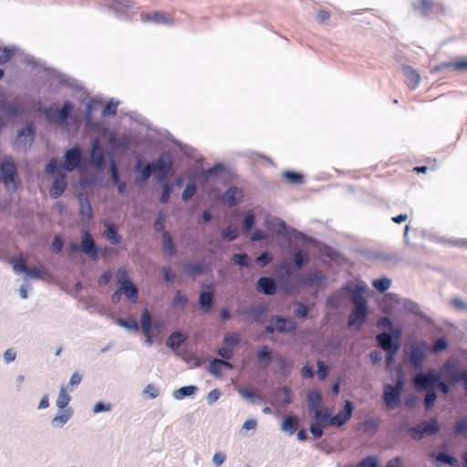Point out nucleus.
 <instances>
[{
  "label": "nucleus",
  "mask_w": 467,
  "mask_h": 467,
  "mask_svg": "<svg viewBox=\"0 0 467 467\" xmlns=\"http://www.w3.org/2000/svg\"><path fill=\"white\" fill-rule=\"evenodd\" d=\"M418 392H426L423 398L425 411H430L435 406L438 399L437 390L442 394H449L451 387L435 368H430L426 371H418L412 379Z\"/></svg>",
  "instance_id": "f257e3e1"
},
{
  "label": "nucleus",
  "mask_w": 467,
  "mask_h": 467,
  "mask_svg": "<svg viewBox=\"0 0 467 467\" xmlns=\"http://www.w3.org/2000/svg\"><path fill=\"white\" fill-rule=\"evenodd\" d=\"M367 288V285L363 282L356 285L347 283L343 285L345 292H352V303L354 306L348 316V327L358 331L367 322L369 314L368 301L364 296Z\"/></svg>",
  "instance_id": "f03ea898"
},
{
  "label": "nucleus",
  "mask_w": 467,
  "mask_h": 467,
  "mask_svg": "<svg viewBox=\"0 0 467 467\" xmlns=\"http://www.w3.org/2000/svg\"><path fill=\"white\" fill-rule=\"evenodd\" d=\"M85 163L81 147L75 144L64 151L62 161L51 158L45 167L46 173L56 172L61 170L65 172H72L80 170Z\"/></svg>",
  "instance_id": "7ed1b4c3"
},
{
  "label": "nucleus",
  "mask_w": 467,
  "mask_h": 467,
  "mask_svg": "<svg viewBox=\"0 0 467 467\" xmlns=\"http://www.w3.org/2000/svg\"><path fill=\"white\" fill-rule=\"evenodd\" d=\"M441 373L446 378L450 387L462 384L467 395V368H462L456 358H450L441 368Z\"/></svg>",
  "instance_id": "20e7f679"
},
{
  "label": "nucleus",
  "mask_w": 467,
  "mask_h": 467,
  "mask_svg": "<svg viewBox=\"0 0 467 467\" xmlns=\"http://www.w3.org/2000/svg\"><path fill=\"white\" fill-rule=\"evenodd\" d=\"M429 352V345L423 341H417L408 347L405 351V363L415 369L421 370Z\"/></svg>",
  "instance_id": "39448f33"
},
{
  "label": "nucleus",
  "mask_w": 467,
  "mask_h": 467,
  "mask_svg": "<svg viewBox=\"0 0 467 467\" xmlns=\"http://www.w3.org/2000/svg\"><path fill=\"white\" fill-rule=\"evenodd\" d=\"M394 337L387 334H378L375 337L377 345L386 352V366L389 368L401 348V341H399V334L396 333Z\"/></svg>",
  "instance_id": "423d86ee"
},
{
  "label": "nucleus",
  "mask_w": 467,
  "mask_h": 467,
  "mask_svg": "<svg viewBox=\"0 0 467 467\" xmlns=\"http://www.w3.org/2000/svg\"><path fill=\"white\" fill-rule=\"evenodd\" d=\"M13 271L16 274H25V280L28 279H39L44 280L52 276L51 272L45 268L42 264L38 267H27L24 261L19 258H14L11 260Z\"/></svg>",
  "instance_id": "0eeeda50"
},
{
  "label": "nucleus",
  "mask_w": 467,
  "mask_h": 467,
  "mask_svg": "<svg viewBox=\"0 0 467 467\" xmlns=\"http://www.w3.org/2000/svg\"><path fill=\"white\" fill-rule=\"evenodd\" d=\"M73 108V103L69 100H66L61 108L53 105L45 109L43 113L49 123L64 126L67 123Z\"/></svg>",
  "instance_id": "6e6552de"
},
{
  "label": "nucleus",
  "mask_w": 467,
  "mask_h": 467,
  "mask_svg": "<svg viewBox=\"0 0 467 467\" xmlns=\"http://www.w3.org/2000/svg\"><path fill=\"white\" fill-rule=\"evenodd\" d=\"M80 244L70 242L67 246V251L70 255L78 253H84L86 255H94L96 248L94 246V238L87 229H81Z\"/></svg>",
  "instance_id": "1a4fd4ad"
},
{
  "label": "nucleus",
  "mask_w": 467,
  "mask_h": 467,
  "mask_svg": "<svg viewBox=\"0 0 467 467\" xmlns=\"http://www.w3.org/2000/svg\"><path fill=\"white\" fill-rule=\"evenodd\" d=\"M36 129L33 122L26 123L17 130L15 146L24 152L31 149L36 137Z\"/></svg>",
  "instance_id": "9d476101"
},
{
  "label": "nucleus",
  "mask_w": 467,
  "mask_h": 467,
  "mask_svg": "<svg viewBox=\"0 0 467 467\" xmlns=\"http://www.w3.org/2000/svg\"><path fill=\"white\" fill-rule=\"evenodd\" d=\"M413 440L420 441L425 437L437 435L441 431V426L437 418L424 420L412 426Z\"/></svg>",
  "instance_id": "9b49d317"
},
{
  "label": "nucleus",
  "mask_w": 467,
  "mask_h": 467,
  "mask_svg": "<svg viewBox=\"0 0 467 467\" xmlns=\"http://www.w3.org/2000/svg\"><path fill=\"white\" fill-rule=\"evenodd\" d=\"M268 228L278 235L285 238H295L300 241L306 239V235L295 228L288 226L285 222L280 218L273 217L267 222Z\"/></svg>",
  "instance_id": "f8f14e48"
},
{
  "label": "nucleus",
  "mask_w": 467,
  "mask_h": 467,
  "mask_svg": "<svg viewBox=\"0 0 467 467\" xmlns=\"http://www.w3.org/2000/svg\"><path fill=\"white\" fill-rule=\"evenodd\" d=\"M17 176V167L13 159L9 156L3 159L0 162V179L5 186L8 187L13 184L14 190L16 191L18 187Z\"/></svg>",
  "instance_id": "ddd939ff"
},
{
  "label": "nucleus",
  "mask_w": 467,
  "mask_h": 467,
  "mask_svg": "<svg viewBox=\"0 0 467 467\" xmlns=\"http://www.w3.org/2000/svg\"><path fill=\"white\" fill-rule=\"evenodd\" d=\"M0 112L4 119L10 122L21 117L25 112V107L17 99L8 100L0 99Z\"/></svg>",
  "instance_id": "4468645a"
},
{
  "label": "nucleus",
  "mask_w": 467,
  "mask_h": 467,
  "mask_svg": "<svg viewBox=\"0 0 467 467\" xmlns=\"http://www.w3.org/2000/svg\"><path fill=\"white\" fill-rule=\"evenodd\" d=\"M133 171L135 173V183L139 188L144 189L153 174L150 162L143 161L140 157H137Z\"/></svg>",
  "instance_id": "2eb2a0df"
},
{
  "label": "nucleus",
  "mask_w": 467,
  "mask_h": 467,
  "mask_svg": "<svg viewBox=\"0 0 467 467\" xmlns=\"http://www.w3.org/2000/svg\"><path fill=\"white\" fill-rule=\"evenodd\" d=\"M106 155L110 158V161L114 159L111 150H105L98 140H94L91 144L89 154L90 165L99 171H103L106 168Z\"/></svg>",
  "instance_id": "dca6fc26"
},
{
  "label": "nucleus",
  "mask_w": 467,
  "mask_h": 467,
  "mask_svg": "<svg viewBox=\"0 0 467 467\" xmlns=\"http://www.w3.org/2000/svg\"><path fill=\"white\" fill-rule=\"evenodd\" d=\"M214 285H202L198 296V306L203 313H210L215 305Z\"/></svg>",
  "instance_id": "f3484780"
},
{
  "label": "nucleus",
  "mask_w": 467,
  "mask_h": 467,
  "mask_svg": "<svg viewBox=\"0 0 467 467\" xmlns=\"http://www.w3.org/2000/svg\"><path fill=\"white\" fill-rule=\"evenodd\" d=\"M78 214L81 217L82 223L84 225H88L94 219L89 195L87 192L80 191L78 194Z\"/></svg>",
  "instance_id": "a211bd4d"
},
{
  "label": "nucleus",
  "mask_w": 467,
  "mask_h": 467,
  "mask_svg": "<svg viewBox=\"0 0 467 467\" xmlns=\"http://www.w3.org/2000/svg\"><path fill=\"white\" fill-rule=\"evenodd\" d=\"M401 394L402 392L392 386V384L386 383L383 386L382 400L387 410H392L400 407Z\"/></svg>",
  "instance_id": "6ab92c4d"
},
{
  "label": "nucleus",
  "mask_w": 467,
  "mask_h": 467,
  "mask_svg": "<svg viewBox=\"0 0 467 467\" xmlns=\"http://www.w3.org/2000/svg\"><path fill=\"white\" fill-rule=\"evenodd\" d=\"M48 174L55 176L51 187L49 189V194L52 198L57 199L64 193V192L67 188V173L61 170H58L56 172H51Z\"/></svg>",
  "instance_id": "aec40b11"
},
{
  "label": "nucleus",
  "mask_w": 467,
  "mask_h": 467,
  "mask_svg": "<svg viewBox=\"0 0 467 467\" xmlns=\"http://www.w3.org/2000/svg\"><path fill=\"white\" fill-rule=\"evenodd\" d=\"M354 408L351 400H345L343 408L336 415L332 414V426L339 428L345 425L352 418Z\"/></svg>",
  "instance_id": "412c9836"
},
{
  "label": "nucleus",
  "mask_w": 467,
  "mask_h": 467,
  "mask_svg": "<svg viewBox=\"0 0 467 467\" xmlns=\"http://www.w3.org/2000/svg\"><path fill=\"white\" fill-rule=\"evenodd\" d=\"M268 307L264 304H253L246 310L243 312L247 322L261 323L263 317L267 314Z\"/></svg>",
  "instance_id": "4be33fe9"
},
{
  "label": "nucleus",
  "mask_w": 467,
  "mask_h": 467,
  "mask_svg": "<svg viewBox=\"0 0 467 467\" xmlns=\"http://www.w3.org/2000/svg\"><path fill=\"white\" fill-rule=\"evenodd\" d=\"M255 289L265 296H274L278 289V282L270 276H261L255 283Z\"/></svg>",
  "instance_id": "5701e85b"
},
{
  "label": "nucleus",
  "mask_w": 467,
  "mask_h": 467,
  "mask_svg": "<svg viewBox=\"0 0 467 467\" xmlns=\"http://www.w3.org/2000/svg\"><path fill=\"white\" fill-rule=\"evenodd\" d=\"M411 6L414 14L422 17L429 16L435 6L443 11L442 4L435 5L431 0H414L411 2Z\"/></svg>",
  "instance_id": "b1692460"
},
{
  "label": "nucleus",
  "mask_w": 467,
  "mask_h": 467,
  "mask_svg": "<svg viewBox=\"0 0 467 467\" xmlns=\"http://www.w3.org/2000/svg\"><path fill=\"white\" fill-rule=\"evenodd\" d=\"M271 321L275 322L277 332L281 334L293 333L297 327L296 322L288 317L278 315L272 316Z\"/></svg>",
  "instance_id": "393cba45"
},
{
  "label": "nucleus",
  "mask_w": 467,
  "mask_h": 467,
  "mask_svg": "<svg viewBox=\"0 0 467 467\" xmlns=\"http://www.w3.org/2000/svg\"><path fill=\"white\" fill-rule=\"evenodd\" d=\"M377 327L379 330H382L379 334H387L389 336L394 337L396 333L399 334V341H401L403 332L402 329L394 326L393 321L389 317H382L377 321Z\"/></svg>",
  "instance_id": "a878e982"
},
{
  "label": "nucleus",
  "mask_w": 467,
  "mask_h": 467,
  "mask_svg": "<svg viewBox=\"0 0 467 467\" xmlns=\"http://www.w3.org/2000/svg\"><path fill=\"white\" fill-rule=\"evenodd\" d=\"M211 271V267L208 263H205L203 260L198 261L196 263H186L183 265V272L188 276L196 277L201 275L207 274Z\"/></svg>",
  "instance_id": "bb28decb"
},
{
  "label": "nucleus",
  "mask_w": 467,
  "mask_h": 467,
  "mask_svg": "<svg viewBox=\"0 0 467 467\" xmlns=\"http://www.w3.org/2000/svg\"><path fill=\"white\" fill-rule=\"evenodd\" d=\"M103 225L105 227L103 232L105 239L108 240L110 244H119L122 242V236L118 232V225L108 220L103 221Z\"/></svg>",
  "instance_id": "cd10ccee"
},
{
  "label": "nucleus",
  "mask_w": 467,
  "mask_h": 467,
  "mask_svg": "<svg viewBox=\"0 0 467 467\" xmlns=\"http://www.w3.org/2000/svg\"><path fill=\"white\" fill-rule=\"evenodd\" d=\"M150 164L153 171L170 172L172 166V158L169 152H162Z\"/></svg>",
  "instance_id": "c85d7f7f"
},
{
  "label": "nucleus",
  "mask_w": 467,
  "mask_h": 467,
  "mask_svg": "<svg viewBox=\"0 0 467 467\" xmlns=\"http://www.w3.org/2000/svg\"><path fill=\"white\" fill-rule=\"evenodd\" d=\"M352 298V292H345L343 290V286L335 292L333 295H330L326 299V305L327 306L332 308V309H338L342 306L343 301L348 298Z\"/></svg>",
  "instance_id": "c756f323"
},
{
  "label": "nucleus",
  "mask_w": 467,
  "mask_h": 467,
  "mask_svg": "<svg viewBox=\"0 0 467 467\" xmlns=\"http://www.w3.org/2000/svg\"><path fill=\"white\" fill-rule=\"evenodd\" d=\"M243 199L242 191L236 186L229 187L223 194V200L230 208L238 205Z\"/></svg>",
  "instance_id": "7c9ffc66"
},
{
  "label": "nucleus",
  "mask_w": 467,
  "mask_h": 467,
  "mask_svg": "<svg viewBox=\"0 0 467 467\" xmlns=\"http://www.w3.org/2000/svg\"><path fill=\"white\" fill-rule=\"evenodd\" d=\"M310 262V255L305 249L298 248L293 253L291 265L294 270H301Z\"/></svg>",
  "instance_id": "2f4dec72"
},
{
  "label": "nucleus",
  "mask_w": 467,
  "mask_h": 467,
  "mask_svg": "<svg viewBox=\"0 0 467 467\" xmlns=\"http://www.w3.org/2000/svg\"><path fill=\"white\" fill-rule=\"evenodd\" d=\"M306 402L311 412L323 409V397L318 389H311L307 392Z\"/></svg>",
  "instance_id": "473e14b6"
},
{
  "label": "nucleus",
  "mask_w": 467,
  "mask_h": 467,
  "mask_svg": "<svg viewBox=\"0 0 467 467\" xmlns=\"http://www.w3.org/2000/svg\"><path fill=\"white\" fill-rule=\"evenodd\" d=\"M187 340V335L181 330H175L170 334L166 340L167 348L176 350Z\"/></svg>",
  "instance_id": "72a5a7b5"
},
{
  "label": "nucleus",
  "mask_w": 467,
  "mask_h": 467,
  "mask_svg": "<svg viewBox=\"0 0 467 467\" xmlns=\"http://www.w3.org/2000/svg\"><path fill=\"white\" fill-rule=\"evenodd\" d=\"M313 420L314 422L324 427L332 426V412L328 408L315 410L313 412Z\"/></svg>",
  "instance_id": "f704fd0d"
},
{
  "label": "nucleus",
  "mask_w": 467,
  "mask_h": 467,
  "mask_svg": "<svg viewBox=\"0 0 467 467\" xmlns=\"http://www.w3.org/2000/svg\"><path fill=\"white\" fill-rule=\"evenodd\" d=\"M401 71L406 78L407 85L412 89L416 88L420 81V74L408 65L403 66Z\"/></svg>",
  "instance_id": "c9c22d12"
},
{
  "label": "nucleus",
  "mask_w": 467,
  "mask_h": 467,
  "mask_svg": "<svg viewBox=\"0 0 467 467\" xmlns=\"http://www.w3.org/2000/svg\"><path fill=\"white\" fill-rule=\"evenodd\" d=\"M256 358L261 367L266 368L273 361V351L267 345H263L257 349Z\"/></svg>",
  "instance_id": "e433bc0d"
},
{
  "label": "nucleus",
  "mask_w": 467,
  "mask_h": 467,
  "mask_svg": "<svg viewBox=\"0 0 467 467\" xmlns=\"http://www.w3.org/2000/svg\"><path fill=\"white\" fill-rule=\"evenodd\" d=\"M443 68H453L457 71L467 70V59H462L455 62H442L432 67L431 73L438 72Z\"/></svg>",
  "instance_id": "4c0bfd02"
},
{
  "label": "nucleus",
  "mask_w": 467,
  "mask_h": 467,
  "mask_svg": "<svg viewBox=\"0 0 467 467\" xmlns=\"http://www.w3.org/2000/svg\"><path fill=\"white\" fill-rule=\"evenodd\" d=\"M119 289L120 290L121 294H123L126 298L130 301L131 303H137L139 299V288L135 284L132 282L124 285L122 286H119Z\"/></svg>",
  "instance_id": "58836bf2"
},
{
  "label": "nucleus",
  "mask_w": 467,
  "mask_h": 467,
  "mask_svg": "<svg viewBox=\"0 0 467 467\" xmlns=\"http://www.w3.org/2000/svg\"><path fill=\"white\" fill-rule=\"evenodd\" d=\"M161 248L165 254L172 257L176 254L175 245L172 237L169 232H164L161 234Z\"/></svg>",
  "instance_id": "ea45409f"
},
{
  "label": "nucleus",
  "mask_w": 467,
  "mask_h": 467,
  "mask_svg": "<svg viewBox=\"0 0 467 467\" xmlns=\"http://www.w3.org/2000/svg\"><path fill=\"white\" fill-rule=\"evenodd\" d=\"M198 387L195 385L182 386L175 389L172 396L175 400H182L187 397H192L198 391Z\"/></svg>",
  "instance_id": "a19ab883"
},
{
  "label": "nucleus",
  "mask_w": 467,
  "mask_h": 467,
  "mask_svg": "<svg viewBox=\"0 0 467 467\" xmlns=\"http://www.w3.org/2000/svg\"><path fill=\"white\" fill-rule=\"evenodd\" d=\"M299 426L298 419L296 416L285 417L282 422L281 429L288 432L290 435L294 434Z\"/></svg>",
  "instance_id": "79ce46f5"
},
{
  "label": "nucleus",
  "mask_w": 467,
  "mask_h": 467,
  "mask_svg": "<svg viewBox=\"0 0 467 467\" xmlns=\"http://www.w3.org/2000/svg\"><path fill=\"white\" fill-rule=\"evenodd\" d=\"M436 461L441 464H446L451 467H456L459 465L458 459L447 451L439 452L436 456Z\"/></svg>",
  "instance_id": "37998d69"
},
{
  "label": "nucleus",
  "mask_w": 467,
  "mask_h": 467,
  "mask_svg": "<svg viewBox=\"0 0 467 467\" xmlns=\"http://www.w3.org/2000/svg\"><path fill=\"white\" fill-rule=\"evenodd\" d=\"M72 415L71 408L66 409L62 414L57 415L51 420V425L61 428L70 420Z\"/></svg>",
  "instance_id": "c03bdc74"
},
{
  "label": "nucleus",
  "mask_w": 467,
  "mask_h": 467,
  "mask_svg": "<svg viewBox=\"0 0 467 467\" xmlns=\"http://www.w3.org/2000/svg\"><path fill=\"white\" fill-rule=\"evenodd\" d=\"M232 259L234 264L242 269H248L252 265L250 257L246 253L234 254Z\"/></svg>",
  "instance_id": "a18cd8bd"
},
{
  "label": "nucleus",
  "mask_w": 467,
  "mask_h": 467,
  "mask_svg": "<svg viewBox=\"0 0 467 467\" xmlns=\"http://www.w3.org/2000/svg\"><path fill=\"white\" fill-rule=\"evenodd\" d=\"M141 20L143 22H151L155 24H168V19L161 12H153L152 14H142Z\"/></svg>",
  "instance_id": "49530a36"
},
{
  "label": "nucleus",
  "mask_w": 467,
  "mask_h": 467,
  "mask_svg": "<svg viewBox=\"0 0 467 467\" xmlns=\"http://www.w3.org/2000/svg\"><path fill=\"white\" fill-rule=\"evenodd\" d=\"M239 236V229L234 225H228L221 231V237L225 242H233Z\"/></svg>",
  "instance_id": "de8ad7c7"
},
{
  "label": "nucleus",
  "mask_w": 467,
  "mask_h": 467,
  "mask_svg": "<svg viewBox=\"0 0 467 467\" xmlns=\"http://www.w3.org/2000/svg\"><path fill=\"white\" fill-rule=\"evenodd\" d=\"M226 170V166L222 162H217L213 164L212 167L207 168L202 171V175L206 178L217 177L224 172Z\"/></svg>",
  "instance_id": "09e8293b"
},
{
  "label": "nucleus",
  "mask_w": 467,
  "mask_h": 467,
  "mask_svg": "<svg viewBox=\"0 0 467 467\" xmlns=\"http://www.w3.org/2000/svg\"><path fill=\"white\" fill-rule=\"evenodd\" d=\"M284 178L291 184H301L304 182V175L301 172L286 170L283 172Z\"/></svg>",
  "instance_id": "8fccbe9b"
},
{
  "label": "nucleus",
  "mask_w": 467,
  "mask_h": 467,
  "mask_svg": "<svg viewBox=\"0 0 467 467\" xmlns=\"http://www.w3.org/2000/svg\"><path fill=\"white\" fill-rule=\"evenodd\" d=\"M449 348V342L446 337H441L433 340L432 346L429 350L431 353H441Z\"/></svg>",
  "instance_id": "3c124183"
},
{
  "label": "nucleus",
  "mask_w": 467,
  "mask_h": 467,
  "mask_svg": "<svg viewBox=\"0 0 467 467\" xmlns=\"http://www.w3.org/2000/svg\"><path fill=\"white\" fill-rule=\"evenodd\" d=\"M166 217H167V214L163 210H160L158 212L157 217L155 218L154 223H153V228H154L155 232L161 233V234L164 232H167L165 230Z\"/></svg>",
  "instance_id": "603ef678"
},
{
  "label": "nucleus",
  "mask_w": 467,
  "mask_h": 467,
  "mask_svg": "<svg viewBox=\"0 0 467 467\" xmlns=\"http://www.w3.org/2000/svg\"><path fill=\"white\" fill-rule=\"evenodd\" d=\"M391 285V280L387 276H382L372 281V286L379 292L384 293Z\"/></svg>",
  "instance_id": "864d4df0"
},
{
  "label": "nucleus",
  "mask_w": 467,
  "mask_h": 467,
  "mask_svg": "<svg viewBox=\"0 0 467 467\" xmlns=\"http://www.w3.org/2000/svg\"><path fill=\"white\" fill-rule=\"evenodd\" d=\"M71 400V396L67 393V389L64 385L60 387L58 398L57 400L56 405L60 410H66L68 403Z\"/></svg>",
  "instance_id": "5fc2aeb1"
},
{
  "label": "nucleus",
  "mask_w": 467,
  "mask_h": 467,
  "mask_svg": "<svg viewBox=\"0 0 467 467\" xmlns=\"http://www.w3.org/2000/svg\"><path fill=\"white\" fill-rule=\"evenodd\" d=\"M197 191L198 188L196 182L193 181L189 182L182 192V200L184 202H189L192 197L197 193Z\"/></svg>",
  "instance_id": "6e6d98bb"
},
{
  "label": "nucleus",
  "mask_w": 467,
  "mask_h": 467,
  "mask_svg": "<svg viewBox=\"0 0 467 467\" xmlns=\"http://www.w3.org/2000/svg\"><path fill=\"white\" fill-rule=\"evenodd\" d=\"M255 224V216L252 211H248L243 219L242 227L245 234H249Z\"/></svg>",
  "instance_id": "4d7b16f0"
},
{
  "label": "nucleus",
  "mask_w": 467,
  "mask_h": 467,
  "mask_svg": "<svg viewBox=\"0 0 467 467\" xmlns=\"http://www.w3.org/2000/svg\"><path fill=\"white\" fill-rule=\"evenodd\" d=\"M370 258L382 260L386 262H399L400 257L397 254H388L380 251H375L371 253Z\"/></svg>",
  "instance_id": "13d9d810"
},
{
  "label": "nucleus",
  "mask_w": 467,
  "mask_h": 467,
  "mask_svg": "<svg viewBox=\"0 0 467 467\" xmlns=\"http://www.w3.org/2000/svg\"><path fill=\"white\" fill-rule=\"evenodd\" d=\"M94 246L96 248V252L94 254V255H88V257L92 260V261H98V259L99 258V256H102V257H107L109 254H112V253H115V249L110 247V246H105V247H99L96 241L94 240Z\"/></svg>",
  "instance_id": "bf43d9fd"
},
{
  "label": "nucleus",
  "mask_w": 467,
  "mask_h": 467,
  "mask_svg": "<svg viewBox=\"0 0 467 467\" xmlns=\"http://www.w3.org/2000/svg\"><path fill=\"white\" fill-rule=\"evenodd\" d=\"M452 431L455 436L467 437V418L457 420L453 425Z\"/></svg>",
  "instance_id": "052dcab7"
},
{
  "label": "nucleus",
  "mask_w": 467,
  "mask_h": 467,
  "mask_svg": "<svg viewBox=\"0 0 467 467\" xmlns=\"http://www.w3.org/2000/svg\"><path fill=\"white\" fill-rule=\"evenodd\" d=\"M0 55V65H5L8 63L16 55V47H4L1 49Z\"/></svg>",
  "instance_id": "680f3d73"
},
{
  "label": "nucleus",
  "mask_w": 467,
  "mask_h": 467,
  "mask_svg": "<svg viewBox=\"0 0 467 467\" xmlns=\"http://www.w3.org/2000/svg\"><path fill=\"white\" fill-rule=\"evenodd\" d=\"M152 320L148 308H144L140 318L139 327H141L142 332L151 331Z\"/></svg>",
  "instance_id": "e2e57ef3"
},
{
  "label": "nucleus",
  "mask_w": 467,
  "mask_h": 467,
  "mask_svg": "<svg viewBox=\"0 0 467 467\" xmlns=\"http://www.w3.org/2000/svg\"><path fill=\"white\" fill-rule=\"evenodd\" d=\"M134 5V3L130 0H112L110 4V8L114 9L117 12H121L124 10L131 9Z\"/></svg>",
  "instance_id": "0e129e2a"
},
{
  "label": "nucleus",
  "mask_w": 467,
  "mask_h": 467,
  "mask_svg": "<svg viewBox=\"0 0 467 467\" xmlns=\"http://www.w3.org/2000/svg\"><path fill=\"white\" fill-rule=\"evenodd\" d=\"M240 340H241V336L238 333H236V332L228 333L223 337V345H224V347H227V348H230L233 349L234 347H236L240 343Z\"/></svg>",
  "instance_id": "69168bd1"
},
{
  "label": "nucleus",
  "mask_w": 467,
  "mask_h": 467,
  "mask_svg": "<svg viewBox=\"0 0 467 467\" xmlns=\"http://www.w3.org/2000/svg\"><path fill=\"white\" fill-rule=\"evenodd\" d=\"M116 322L119 326L128 330H131L134 332L139 331V323L134 319L119 317Z\"/></svg>",
  "instance_id": "338daca9"
},
{
  "label": "nucleus",
  "mask_w": 467,
  "mask_h": 467,
  "mask_svg": "<svg viewBox=\"0 0 467 467\" xmlns=\"http://www.w3.org/2000/svg\"><path fill=\"white\" fill-rule=\"evenodd\" d=\"M358 467H379V461L375 455H368L363 458L357 464Z\"/></svg>",
  "instance_id": "774afa93"
}]
</instances>
